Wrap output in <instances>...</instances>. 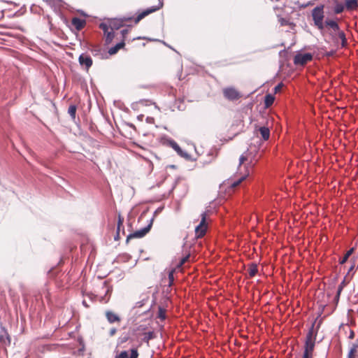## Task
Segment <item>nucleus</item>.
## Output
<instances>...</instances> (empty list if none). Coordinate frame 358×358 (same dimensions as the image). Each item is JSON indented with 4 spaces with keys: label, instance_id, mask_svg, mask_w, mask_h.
I'll list each match as a JSON object with an SVG mask.
<instances>
[{
    "label": "nucleus",
    "instance_id": "20",
    "mask_svg": "<svg viewBox=\"0 0 358 358\" xmlns=\"http://www.w3.org/2000/svg\"><path fill=\"white\" fill-rule=\"evenodd\" d=\"M259 132H260V134L262 136V138L264 140V141H266L269 138V136H270V131L268 129V128L266 127H262L259 128Z\"/></svg>",
    "mask_w": 358,
    "mask_h": 358
},
{
    "label": "nucleus",
    "instance_id": "23",
    "mask_svg": "<svg viewBox=\"0 0 358 358\" xmlns=\"http://www.w3.org/2000/svg\"><path fill=\"white\" fill-rule=\"evenodd\" d=\"M345 5L348 9H354L357 7V0H346Z\"/></svg>",
    "mask_w": 358,
    "mask_h": 358
},
{
    "label": "nucleus",
    "instance_id": "17",
    "mask_svg": "<svg viewBox=\"0 0 358 358\" xmlns=\"http://www.w3.org/2000/svg\"><path fill=\"white\" fill-rule=\"evenodd\" d=\"M124 46V40H122L121 42L117 43L115 46L113 47H111L109 50H108V53L110 55H115V53L117 52V51L122 48Z\"/></svg>",
    "mask_w": 358,
    "mask_h": 358
},
{
    "label": "nucleus",
    "instance_id": "39",
    "mask_svg": "<svg viewBox=\"0 0 358 358\" xmlns=\"http://www.w3.org/2000/svg\"><path fill=\"white\" fill-rule=\"evenodd\" d=\"M303 358H312V355H308L307 354H303Z\"/></svg>",
    "mask_w": 358,
    "mask_h": 358
},
{
    "label": "nucleus",
    "instance_id": "5",
    "mask_svg": "<svg viewBox=\"0 0 358 358\" xmlns=\"http://www.w3.org/2000/svg\"><path fill=\"white\" fill-rule=\"evenodd\" d=\"M313 59L311 53H298L294 56V63L296 65H304Z\"/></svg>",
    "mask_w": 358,
    "mask_h": 358
},
{
    "label": "nucleus",
    "instance_id": "34",
    "mask_svg": "<svg viewBox=\"0 0 358 358\" xmlns=\"http://www.w3.org/2000/svg\"><path fill=\"white\" fill-rule=\"evenodd\" d=\"M173 273H174V270H171L169 273V278L170 282L173 281Z\"/></svg>",
    "mask_w": 358,
    "mask_h": 358
},
{
    "label": "nucleus",
    "instance_id": "18",
    "mask_svg": "<svg viewBox=\"0 0 358 358\" xmlns=\"http://www.w3.org/2000/svg\"><path fill=\"white\" fill-rule=\"evenodd\" d=\"M274 100H275V96L273 94H268L265 96V99H264V106L265 108H268L270 107L273 103L274 102Z\"/></svg>",
    "mask_w": 358,
    "mask_h": 358
},
{
    "label": "nucleus",
    "instance_id": "13",
    "mask_svg": "<svg viewBox=\"0 0 358 358\" xmlns=\"http://www.w3.org/2000/svg\"><path fill=\"white\" fill-rule=\"evenodd\" d=\"M223 95L230 101L236 100L241 96L238 91H223Z\"/></svg>",
    "mask_w": 358,
    "mask_h": 358
},
{
    "label": "nucleus",
    "instance_id": "6",
    "mask_svg": "<svg viewBox=\"0 0 358 358\" xmlns=\"http://www.w3.org/2000/svg\"><path fill=\"white\" fill-rule=\"evenodd\" d=\"M163 6V2L162 0H159V4L158 6H152L146 10H145L144 11H143L142 13H141L140 14H138V15L136 17V18L135 19V23L137 24L141 20H142L143 17H145L146 15L159 10L160 8H162Z\"/></svg>",
    "mask_w": 358,
    "mask_h": 358
},
{
    "label": "nucleus",
    "instance_id": "11",
    "mask_svg": "<svg viewBox=\"0 0 358 358\" xmlns=\"http://www.w3.org/2000/svg\"><path fill=\"white\" fill-rule=\"evenodd\" d=\"M79 63L81 66H84L86 69H88L92 65V58L87 55L82 54L79 57Z\"/></svg>",
    "mask_w": 358,
    "mask_h": 358
},
{
    "label": "nucleus",
    "instance_id": "14",
    "mask_svg": "<svg viewBox=\"0 0 358 358\" xmlns=\"http://www.w3.org/2000/svg\"><path fill=\"white\" fill-rule=\"evenodd\" d=\"M136 106L138 108L141 106H154L155 109L159 111V108L155 103L148 99H141L136 103Z\"/></svg>",
    "mask_w": 358,
    "mask_h": 358
},
{
    "label": "nucleus",
    "instance_id": "27",
    "mask_svg": "<svg viewBox=\"0 0 358 358\" xmlns=\"http://www.w3.org/2000/svg\"><path fill=\"white\" fill-rule=\"evenodd\" d=\"M353 250L354 249L353 248H351L350 250H348L347 252V253L345 255V256L343 257V258L341 260L340 263L341 264H344L347 260L349 258V257L352 254L353 252Z\"/></svg>",
    "mask_w": 358,
    "mask_h": 358
},
{
    "label": "nucleus",
    "instance_id": "2",
    "mask_svg": "<svg viewBox=\"0 0 358 358\" xmlns=\"http://www.w3.org/2000/svg\"><path fill=\"white\" fill-rule=\"evenodd\" d=\"M313 20L314 21L315 25L320 29L322 30L324 29L323 24V18H324V12L322 7H315L313 8L312 11Z\"/></svg>",
    "mask_w": 358,
    "mask_h": 358
},
{
    "label": "nucleus",
    "instance_id": "42",
    "mask_svg": "<svg viewBox=\"0 0 358 358\" xmlns=\"http://www.w3.org/2000/svg\"><path fill=\"white\" fill-rule=\"evenodd\" d=\"M178 108L179 110H183V107H182L181 105H179V106H178Z\"/></svg>",
    "mask_w": 358,
    "mask_h": 358
},
{
    "label": "nucleus",
    "instance_id": "7",
    "mask_svg": "<svg viewBox=\"0 0 358 358\" xmlns=\"http://www.w3.org/2000/svg\"><path fill=\"white\" fill-rule=\"evenodd\" d=\"M314 347L315 341L314 339L313 338L312 332L309 331L306 336V345L303 354L312 355Z\"/></svg>",
    "mask_w": 358,
    "mask_h": 358
},
{
    "label": "nucleus",
    "instance_id": "36",
    "mask_svg": "<svg viewBox=\"0 0 358 358\" xmlns=\"http://www.w3.org/2000/svg\"><path fill=\"white\" fill-rule=\"evenodd\" d=\"M128 31H129L128 29H122L121 31V34L122 35L123 39L125 38V36L128 34Z\"/></svg>",
    "mask_w": 358,
    "mask_h": 358
},
{
    "label": "nucleus",
    "instance_id": "28",
    "mask_svg": "<svg viewBox=\"0 0 358 358\" xmlns=\"http://www.w3.org/2000/svg\"><path fill=\"white\" fill-rule=\"evenodd\" d=\"M344 10V6L341 3L336 4L334 8V12L336 13H341Z\"/></svg>",
    "mask_w": 358,
    "mask_h": 358
},
{
    "label": "nucleus",
    "instance_id": "40",
    "mask_svg": "<svg viewBox=\"0 0 358 358\" xmlns=\"http://www.w3.org/2000/svg\"><path fill=\"white\" fill-rule=\"evenodd\" d=\"M342 289H343L342 285H340V286H339V287H338V296L340 294V293H341V292Z\"/></svg>",
    "mask_w": 358,
    "mask_h": 358
},
{
    "label": "nucleus",
    "instance_id": "12",
    "mask_svg": "<svg viewBox=\"0 0 358 358\" xmlns=\"http://www.w3.org/2000/svg\"><path fill=\"white\" fill-rule=\"evenodd\" d=\"M138 353L136 349H131L130 355L127 351L121 352L116 358H138Z\"/></svg>",
    "mask_w": 358,
    "mask_h": 358
},
{
    "label": "nucleus",
    "instance_id": "30",
    "mask_svg": "<svg viewBox=\"0 0 358 358\" xmlns=\"http://www.w3.org/2000/svg\"><path fill=\"white\" fill-rule=\"evenodd\" d=\"M158 317L162 320L165 319V312L162 308L159 310Z\"/></svg>",
    "mask_w": 358,
    "mask_h": 358
},
{
    "label": "nucleus",
    "instance_id": "35",
    "mask_svg": "<svg viewBox=\"0 0 358 358\" xmlns=\"http://www.w3.org/2000/svg\"><path fill=\"white\" fill-rule=\"evenodd\" d=\"M283 87L282 83H280L275 86L273 87V90H281V88Z\"/></svg>",
    "mask_w": 358,
    "mask_h": 358
},
{
    "label": "nucleus",
    "instance_id": "29",
    "mask_svg": "<svg viewBox=\"0 0 358 358\" xmlns=\"http://www.w3.org/2000/svg\"><path fill=\"white\" fill-rule=\"evenodd\" d=\"M188 258H189V255H187L186 257H185L182 258V259H180V262H179V264H178V266H178V268H179V267H180V266H182V264H184L187 262V259H188Z\"/></svg>",
    "mask_w": 358,
    "mask_h": 358
},
{
    "label": "nucleus",
    "instance_id": "37",
    "mask_svg": "<svg viewBox=\"0 0 358 358\" xmlns=\"http://www.w3.org/2000/svg\"><path fill=\"white\" fill-rule=\"evenodd\" d=\"M339 37L343 41V42H344L345 41V34H344V33L343 31L339 33Z\"/></svg>",
    "mask_w": 358,
    "mask_h": 358
},
{
    "label": "nucleus",
    "instance_id": "31",
    "mask_svg": "<svg viewBox=\"0 0 358 358\" xmlns=\"http://www.w3.org/2000/svg\"><path fill=\"white\" fill-rule=\"evenodd\" d=\"M103 289H106V295L109 292H110L111 290V288L109 287V285H108V283L106 282H104L103 284Z\"/></svg>",
    "mask_w": 358,
    "mask_h": 358
},
{
    "label": "nucleus",
    "instance_id": "33",
    "mask_svg": "<svg viewBox=\"0 0 358 358\" xmlns=\"http://www.w3.org/2000/svg\"><path fill=\"white\" fill-rule=\"evenodd\" d=\"M146 122L148 123V124H154L155 122V119L152 117H146Z\"/></svg>",
    "mask_w": 358,
    "mask_h": 358
},
{
    "label": "nucleus",
    "instance_id": "43",
    "mask_svg": "<svg viewBox=\"0 0 358 358\" xmlns=\"http://www.w3.org/2000/svg\"><path fill=\"white\" fill-rule=\"evenodd\" d=\"M57 1H59V2H61V1H62V0H57Z\"/></svg>",
    "mask_w": 358,
    "mask_h": 358
},
{
    "label": "nucleus",
    "instance_id": "16",
    "mask_svg": "<svg viewBox=\"0 0 358 358\" xmlns=\"http://www.w3.org/2000/svg\"><path fill=\"white\" fill-rule=\"evenodd\" d=\"M71 22H72V24L78 30H80L84 27V25L85 24V20L80 19L78 17L73 18Z\"/></svg>",
    "mask_w": 358,
    "mask_h": 358
},
{
    "label": "nucleus",
    "instance_id": "4",
    "mask_svg": "<svg viewBox=\"0 0 358 358\" xmlns=\"http://www.w3.org/2000/svg\"><path fill=\"white\" fill-rule=\"evenodd\" d=\"M207 224H206V213H203L201 214V220L198 226L195 228V233L198 238L202 237L206 231Z\"/></svg>",
    "mask_w": 358,
    "mask_h": 358
},
{
    "label": "nucleus",
    "instance_id": "10",
    "mask_svg": "<svg viewBox=\"0 0 358 358\" xmlns=\"http://www.w3.org/2000/svg\"><path fill=\"white\" fill-rule=\"evenodd\" d=\"M167 142L168 144L178 153V155L185 159H188L189 157V155L186 152L182 151L175 141L169 139L167 141Z\"/></svg>",
    "mask_w": 358,
    "mask_h": 358
},
{
    "label": "nucleus",
    "instance_id": "19",
    "mask_svg": "<svg viewBox=\"0 0 358 358\" xmlns=\"http://www.w3.org/2000/svg\"><path fill=\"white\" fill-rule=\"evenodd\" d=\"M1 330L2 331H1V335H0V341L3 344H10V337H9L8 333L3 328H2Z\"/></svg>",
    "mask_w": 358,
    "mask_h": 358
},
{
    "label": "nucleus",
    "instance_id": "8",
    "mask_svg": "<svg viewBox=\"0 0 358 358\" xmlns=\"http://www.w3.org/2000/svg\"><path fill=\"white\" fill-rule=\"evenodd\" d=\"M131 18H123V19H113L108 22V28L112 31L119 29L124 24L125 21H128Z\"/></svg>",
    "mask_w": 358,
    "mask_h": 358
},
{
    "label": "nucleus",
    "instance_id": "9",
    "mask_svg": "<svg viewBox=\"0 0 358 358\" xmlns=\"http://www.w3.org/2000/svg\"><path fill=\"white\" fill-rule=\"evenodd\" d=\"M100 28L104 31L106 43L107 44L110 43L115 36L114 31L110 29L108 24L106 23H101Z\"/></svg>",
    "mask_w": 358,
    "mask_h": 358
},
{
    "label": "nucleus",
    "instance_id": "3",
    "mask_svg": "<svg viewBox=\"0 0 358 358\" xmlns=\"http://www.w3.org/2000/svg\"><path fill=\"white\" fill-rule=\"evenodd\" d=\"M152 221H153V220L151 219L150 221V223L146 227H145L139 230H137L134 233L130 234L127 238V242H128L129 240H130L131 238H143V236H145L150 230L152 224Z\"/></svg>",
    "mask_w": 358,
    "mask_h": 358
},
{
    "label": "nucleus",
    "instance_id": "21",
    "mask_svg": "<svg viewBox=\"0 0 358 358\" xmlns=\"http://www.w3.org/2000/svg\"><path fill=\"white\" fill-rule=\"evenodd\" d=\"M248 271V273L250 277L255 276L258 271L257 264H250Z\"/></svg>",
    "mask_w": 358,
    "mask_h": 358
},
{
    "label": "nucleus",
    "instance_id": "38",
    "mask_svg": "<svg viewBox=\"0 0 358 358\" xmlns=\"http://www.w3.org/2000/svg\"><path fill=\"white\" fill-rule=\"evenodd\" d=\"M117 330L115 328H112L110 330V332H109V334L110 336H113L115 335V334L116 333Z\"/></svg>",
    "mask_w": 358,
    "mask_h": 358
},
{
    "label": "nucleus",
    "instance_id": "22",
    "mask_svg": "<svg viewBox=\"0 0 358 358\" xmlns=\"http://www.w3.org/2000/svg\"><path fill=\"white\" fill-rule=\"evenodd\" d=\"M123 222H124V218L119 213L118 214V220H117V235H116V237L115 238V239H117L120 236V227L122 225Z\"/></svg>",
    "mask_w": 358,
    "mask_h": 358
},
{
    "label": "nucleus",
    "instance_id": "1",
    "mask_svg": "<svg viewBox=\"0 0 358 358\" xmlns=\"http://www.w3.org/2000/svg\"><path fill=\"white\" fill-rule=\"evenodd\" d=\"M255 155L248 150L243 153L239 158V165L238 171L241 175V178L235 181L233 184V187L238 185L243 180L246 178L250 174V169L252 168L256 162Z\"/></svg>",
    "mask_w": 358,
    "mask_h": 358
},
{
    "label": "nucleus",
    "instance_id": "15",
    "mask_svg": "<svg viewBox=\"0 0 358 358\" xmlns=\"http://www.w3.org/2000/svg\"><path fill=\"white\" fill-rule=\"evenodd\" d=\"M106 317L110 323H114L115 322H120V317L112 311H106Z\"/></svg>",
    "mask_w": 358,
    "mask_h": 358
},
{
    "label": "nucleus",
    "instance_id": "25",
    "mask_svg": "<svg viewBox=\"0 0 358 358\" xmlns=\"http://www.w3.org/2000/svg\"><path fill=\"white\" fill-rule=\"evenodd\" d=\"M326 24L333 29L334 31H337L339 29L338 24L334 20H327Z\"/></svg>",
    "mask_w": 358,
    "mask_h": 358
},
{
    "label": "nucleus",
    "instance_id": "24",
    "mask_svg": "<svg viewBox=\"0 0 358 358\" xmlns=\"http://www.w3.org/2000/svg\"><path fill=\"white\" fill-rule=\"evenodd\" d=\"M357 345L353 344L350 348L348 354V358H355V353L357 352Z\"/></svg>",
    "mask_w": 358,
    "mask_h": 358
},
{
    "label": "nucleus",
    "instance_id": "32",
    "mask_svg": "<svg viewBox=\"0 0 358 358\" xmlns=\"http://www.w3.org/2000/svg\"><path fill=\"white\" fill-rule=\"evenodd\" d=\"M278 21L282 26L287 25L288 24V21L282 17H279Z\"/></svg>",
    "mask_w": 358,
    "mask_h": 358
},
{
    "label": "nucleus",
    "instance_id": "26",
    "mask_svg": "<svg viewBox=\"0 0 358 358\" xmlns=\"http://www.w3.org/2000/svg\"><path fill=\"white\" fill-rule=\"evenodd\" d=\"M76 109L77 108L75 105H71L68 109L69 114L73 120L76 118Z\"/></svg>",
    "mask_w": 358,
    "mask_h": 358
},
{
    "label": "nucleus",
    "instance_id": "41",
    "mask_svg": "<svg viewBox=\"0 0 358 358\" xmlns=\"http://www.w3.org/2000/svg\"><path fill=\"white\" fill-rule=\"evenodd\" d=\"M143 117H144L143 115H140L138 116V119L140 120H142Z\"/></svg>",
    "mask_w": 358,
    "mask_h": 358
}]
</instances>
